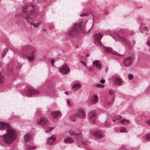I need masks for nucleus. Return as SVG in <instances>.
<instances>
[{"mask_svg":"<svg viewBox=\"0 0 150 150\" xmlns=\"http://www.w3.org/2000/svg\"><path fill=\"white\" fill-rule=\"evenodd\" d=\"M100 82L102 83H104L105 82V80L102 79L101 80H100Z\"/></svg>","mask_w":150,"mask_h":150,"instance_id":"nucleus-45","label":"nucleus"},{"mask_svg":"<svg viewBox=\"0 0 150 150\" xmlns=\"http://www.w3.org/2000/svg\"><path fill=\"white\" fill-rule=\"evenodd\" d=\"M146 45H147L149 46L150 47V41L149 42V40H148L147 42Z\"/></svg>","mask_w":150,"mask_h":150,"instance_id":"nucleus-44","label":"nucleus"},{"mask_svg":"<svg viewBox=\"0 0 150 150\" xmlns=\"http://www.w3.org/2000/svg\"><path fill=\"white\" fill-rule=\"evenodd\" d=\"M54 128V127H48L47 128L48 130H45V132H48V131L51 130L53 129Z\"/></svg>","mask_w":150,"mask_h":150,"instance_id":"nucleus-38","label":"nucleus"},{"mask_svg":"<svg viewBox=\"0 0 150 150\" xmlns=\"http://www.w3.org/2000/svg\"><path fill=\"white\" fill-rule=\"evenodd\" d=\"M98 97L97 96L94 95L91 99V101L93 103H96L98 101Z\"/></svg>","mask_w":150,"mask_h":150,"instance_id":"nucleus-27","label":"nucleus"},{"mask_svg":"<svg viewBox=\"0 0 150 150\" xmlns=\"http://www.w3.org/2000/svg\"><path fill=\"white\" fill-rule=\"evenodd\" d=\"M81 85L80 83H76L73 85L72 88L76 91H77L81 87Z\"/></svg>","mask_w":150,"mask_h":150,"instance_id":"nucleus-23","label":"nucleus"},{"mask_svg":"<svg viewBox=\"0 0 150 150\" xmlns=\"http://www.w3.org/2000/svg\"><path fill=\"white\" fill-rule=\"evenodd\" d=\"M56 139V137L54 135H52L50 137L48 138L47 143V144L51 145L53 144Z\"/></svg>","mask_w":150,"mask_h":150,"instance_id":"nucleus-12","label":"nucleus"},{"mask_svg":"<svg viewBox=\"0 0 150 150\" xmlns=\"http://www.w3.org/2000/svg\"><path fill=\"white\" fill-rule=\"evenodd\" d=\"M120 133H125V132L127 133V132L126 129L124 127L122 128L120 127Z\"/></svg>","mask_w":150,"mask_h":150,"instance_id":"nucleus-31","label":"nucleus"},{"mask_svg":"<svg viewBox=\"0 0 150 150\" xmlns=\"http://www.w3.org/2000/svg\"><path fill=\"white\" fill-rule=\"evenodd\" d=\"M96 86L97 87L103 88H104V86L103 85H102L100 83H97L96 85Z\"/></svg>","mask_w":150,"mask_h":150,"instance_id":"nucleus-36","label":"nucleus"},{"mask_svg":"<svg viewBox=\"0 0 150 150\" xmlns=\"http://www.w3.org/2000/svg\"><path fill=\"white\" fill-rule=\"evenodd\" d=\"M29 50V48L26 46L21 47V53L25 56V54H29L28 51Z\"/></svg>","mask_w":150,"mask_h":150,"instance_id":"nucleus-15","label":"nucleus"},{"mask_svg":"<svg viewBox=\"0 0 150 150\" xmlns=\"http://www.w3.org/2000/svg\"><path fill=\"white\" fill-rule=\"evenodd\" d=\"M64 142L65 144H71L74 142V140L71 137H68L64 140Z\"/></svg>","mask_w":150,"mask_h":150,"instance_id":"nucleus-22","label":"nucleus"},{"mask_svg":"<svg viewBox=\"0 0 150 150\" xmlns=\"http://www.w3.org/2000/svg\"><path fill=\"white\" fill-rule=\"evenodd\" d=\"M36 147L35 146H31L30 145H27L26 147L27 149L34 150L35 149Z\"/></svg>","mask_w":150,"mask_h":150,"instance_id":"nucleus-30","label":"nucleus"},{"mask_svg":"<svg viewBox=\"0 0 150 150\" xmlns=\"http://www.w3.org/2000/svg\"><path fill=\"white\" fill-rule=\"evenodd\" d=\"M112 37L115 40V41H119L123 44H127L128 41L127 38H126L124 37H121L118 35H115Z\"/></svg>","mask_w":150,"mask_h":150,"instance_id":"nucleus-4","label":"nucleus"},{"mask_svg":"<svg viewBox=\"0 0 150 150\" xmlns=\"http://www.w3.org/2000/svg\"><path fill=\"white\" fill-rule=\"evenodd\" d=\"M120 150H122V149H120ZM123 150H126L125 149H124Z\"/></svg>","mask_w":150,"mask_h":150,"instance_id":"nucleus-54","label":"nucleus"},{"mask_svg":"<svg viewBox=\"0 0 150 150\" xmlns=\"http://www.w3.org/2000/svg\"><path fill=\"white\" fill-rule=\"evenodd\" d=\"M112 119V117H108L104 123V126H109L110 125V123L111 122Z\"/></svg>","mask_w":150,"mask_h":150,"instance_id":"nucleus-24","label":"nucleus"},{"mask_svg":"<svg viewBox=\"0 0 150 150\" xmlns=\"http://www.w3.org/2000/svg\"><path fill=\"white\" fill-rule=\"evenodd\" d=\"M84 30V28H82L81 27V23H79L77 24L76 23H75L72 27L68 30V32L69 35L73 36L76 35L81 30L82 31Z\"/></svg>","mask_w":150,"mask_h":150,"instance_id":"nucleus-2","label":"nucleus"},{"mask_svg":"<svg viewBox=\"0 0 150 150\" xmlns=\"http://www.w3.org/2000/svg\"><path fill=\"white\" fill-rule=\"evenodd\" d=\"M28 7L29 6L27 5H25L22 6L21 8V10L22 12L24 13V15H26L27 13V11L26 10L28 8Z\"/></svg>","mask_w":150,"mask_h":150,"instance_id":"nucleus-25","label":"nucleus"},{"mask_svg":"<svg viewBox=\"0 0 150 150\" xmlns=\"http://www.w3.org/2000/svg\"><path fill=\"white\" fill-rule=\"evenodd\" d=\"M121 117V116L120 115H117L115 116L114 118H112V119L113 120V121L115 122V120H117L119 119Z\"/></svg>","mask_w":150,"mask_h":150,"instance_id":"nucleus-32","label":"nucleus"},{"mask_svg":"<svg viewBox=\"0 0 150 150\" xmlns=\"http://www.w3.org/2000/svg\"><path fill=\"white\" fill-rule=\"evenodd\" d=\"M149 52H150V48L149 49Z\"/></svg>","mask_w":150,"mask_h":150,"instance_id":"nucleus-55","label":"nucleus"},{"mask_svg":"<svg viewBox=\"0 0 150 150\" xmlns=\"http://www.w3.org/2000/svg\"><path fill=\"white\" fill-rule=\"evenodd\" d=\"M0 130L6 132L5 134L1 136L5 143L10 144L16 139V132L8 124L4 122H0Z\"/></svg>","mask_w":150,"mask_h":150,"instance_id":"nucleus-1","label":"nucleus"},{"mask_svg":"<svg viewBox=\"0 0 150 150\" xmlns=\"http://www.w3.org/2000/svg\"><path fill=\"white\" fill-rule=\"evenodd\" d=\"M120 123L123 125H127L129 123V121L126 119H123L120 121Z\"/></svg>","mask_w":150,"mask_h":150,"instance_id":"nucleus-26","label":"nucleus"},{"mask_svg":"<svg viewBox=\"0 0 150 150\" xmlns=\"http://www.w3.org/2000/svg\"><path fill=\"white\" fill-rule=\"evenodd\" d=\"M53 90V88L52 87H48L47 90L46 91L48 92H51L52 90Z\"/></svg>","mask_w":150,"mask_h":150,"instance_id":"nucleus-37","label":"nucleus"},{"mask_svg":"<svg viewBox=\"0 0 150 150\" xmlns=\"http://www.w3.org/2000/svg\"><path fill=\"white\" fill-rule=\"evenodd\" d=\"M112 104V103L110 101H109L108 102H106L105 106L106 105L107 107H109Z\"/></svg>","mask_w":150,"mask_h":150,"instance_id":"nucleus-35","label":"nucleus"},{"mask_svg":"<svg viewBox=\"0 0 150 150\" xmlns=\"http://www.w3.org/2000/svg\"><path fill=\"white\" fill-rule=\"evenodd\" d=\"M47 119L45 117H42L38 120L37 122V123L39 125H43L45 124L47 122Z\"/></svg>","mask_w":150,"mask_h":150,"instance_id":"nucleus-13","label":"nucleus"},{"mask_svg":"<svg viewBox=\"0 0 150 150\" xmlns=\"http://www.w3.org/2000/svg\"><path fill=\"white\" fill-rule=\"evenodd\" d=\"M146 122L148 123V125H150V119L148 121H146Z\"/></svg>","mask_w":150,"mask_h":150,"instance_id":"nucleus-49","label":"nucleus"},{"mask_svg":"<svg viewBox=\"0 0 150 150\" xmlns=\"http://www.w3.org/2000/svg\"><path fill=\"white\" fill-rule=\"evenodd\" d=\"M34 52V51H33L30 54H28V55L26 57L28 61H32L35 58V56L33 54Z\"/></svg>","mask_w":150,"mask_h":150,"instance_id":"nucleus-21","label":"nucleus"},{"mask_svg":"<svg viewBox=\"0 0 150 150\" xmlns=\"http://www.w3.org/2000/svg\"><path fill=\"white\" fill-rule=\"evenodd\" d=\"M67 104L69 106H70V101H69V99H67Z\"/></svg>","mask_w":150,"mask_h":150,"instance_id":"nucleus-42","label":"nucleus"},{"mask_svg":"<svg viewBox=\"0 0 150 150\" xmlns=\"http://www.w3.org/2000/svg\"><path fill=\"white\" fill-rule=\"evenodd\" d=\"M103 37V35L100 34H96L94 35V43L96 45L100 46L101 45V42L100 40Z\"/></svg>","mask_w":150,"mask_h":150,"instance_id":"nucleus-8","label":"nucleus"},{"mask_svg":"<svg viewBox=\"0 0 150 150\" xmlns=\"http://www.w3.org/2000/svg\"><path fill=\"white\" fill-rule=\"evenodd\" d=\"M112 79L117 82L119 86H121L123 83V81L117 74L114 75L112 77Z\"/></svg>","mask_w":150,"mask_h":150,"instance_id":"nucleus-9","label":"nucleus"},{"mask_svg":"<svg viewBox=\"0 0 150 150\" xmlns=\"http://www.w3.org/2000/svg\"><path fill=\"white\" fill-rule=\"evenodd\" d=\"M8 51V50L7 49H4L2 53V57H3L6 54L7 52Z\"/></svg>","mask_w":150,"mask_h":150,"instance_id":"nucleus-33","label":"nucleus"},{"mask_svg":"<svg viewBox=\"0 0 150 150\" xmlns=\"http://www.w3.org/2000/svg\"><path fill=\"white\" fill-rule=\"evenodd\" d=\"M128 78L129 80H131V74H130L129 75Z\"/></svg>","mask_w":150,"mask_h":150,"instance_id":"nucleus-48","label":"nucleus"},{"mask_svg":"<svg viewBox=\"0 0 150 150\" xmlns=\"http://www.w3.org/2000/svg\"><path fill=\"white\" fill-rule=\"evenodd\" d=\"M69 133L71 135L77 136L80 134L81 132L80 129H78L74 131L70 130L69 131Z\"/></svg>","mask_w":150,"mask_h":150,"instance_id":"nucleus-17","label":"nucleus"},{"mask_svg":"<svg viewBox=\"0 0 150 150\" xmlns=\"http://www.w3.org/2000/svg\"><path fill=\"white\" fill-rule=\"evenodd\" d=\"M54 62V59L53 58H52V59L51 62V64L52 65H53Z\"/></svg>","mask_w":150,"mask_h":150,"instance_id":"nucleus-47","label":"nucleus"},{"mask_svg":"<svg viewBox=\"0 0 150 150\" xmlns=\"http://www.w3.org/2000/svg\"><path fill=\"white\" fill-rule=\"evenodd\" d=\"M93 66L97 67L98 69H100L101 68V65L100 63L98 60L94 61L93 62Z\"/></svg>","mask_w":150,"mask_h":150,"instance_id":"nucleus-19","label":"nucleus"},{"mask_svg":"<svg viewBox=\"0 0 150 150\" xmlns=\"http://www.w3.org/2000/svg\"><path fill=\"white\" fill-rule=\"evenodd\" d=\"M112 100V102H113L115 100V96L114 95L113 97H112L111 98Z\"/></svg>","mask_w":150,"mask_h":150,"instance_id":"nucleus-46","label":"nucleus"},{"mask_svg":"<svg viewBox=\"0 0 150 150\" xmlns=\"http://www.w3.org/2000/svg\"><path fill=\"white\" fill-rule=\"evenodd\" d=\"M133 78V76L132 74V79Z\"/></svg>","mask_w":150,"mask_h":150,"instance_id":"nucleus-53","label":"nucleus"},{"mask_svg":"<svg viewBox=\"0 0 150 150\" xmlns=\"http://www.w3.org/2000/svg\"><path fill=\"white\" fill-rule=\"evenodd\" d=\"M83 144H85V145L87 144H86V143H85V142H84L83 143Z\"/></svg>","mask_w":150,"mask_h":150,"instance_id":"nucleus-52","label":"nucleus"},{"mask_svg":"<svg viewBox=\"0 0 150 150\" xmlns=\"http://www.w3.org/2000/svg\"><path fill=\"white\" fill-rule=\"evenodd\" d=\"M4 76H1L0 74V84H1L4 81Z\"/></svg>","mask_w":150,"mask_h":150,"instance_id":"nucleus-34","label":"nucleus"},{"mask_svg":"<svg viewBox=\"0 0 150 150\" xmlns=\"http://www.w3.org/2000/svg\"><path fill=\"white\" fill-rule=\"evenodd\" d=\"M104 49L105 52L106 53H110L115 55H118L117 52L112 50V48L110 47H104ZM119 55H120V54H119Z\"/></svg>","mask_w":150,"mask_h":150,"instance_id":"nucleus-14","label":"nucleus"},{"mask_svg":"<svg viewBox=\"0 0 150 150\" xmlns=\"http://www.w3.org/2000/svg\"><path fill=\"white\" fill-rule=\"evenodd\" d=\"M78 117L76 113L70 116L69 117L70 120L73 121L74 122L76 120V117Z\"/></svg>","mask_w":150,"mask_h":150,"instance_id":"nucleus-28","label":"nucleus"},{"mask_svg":"<svg viewBox=\"0 0 150 150\" xmlns=\"http://www.w3.org/2000/svg\"><path fill=\"white\" fill-rule=\"evenodd\" d=\"M23 138L24 142L25 143L30 140L32 139L31 135L29 134H25L23 137Z\"/></svg>","mask_w":150,"mask_h":150,"instance_id":"nucleus-20","label":"nucleus"},{"mask_svg":"<svg viewBox=\"0 0 150 150\" xmlns=\"http://www.w3.org/2000/svg\"><path fill=\"white\" fill-rule=\"evenodd\" d=\"M64 93L67 95L68 94V92L67 91H65Z\"/></svg>","mask_w":150,"mask_h":150,"instance_id":"nucleus-51","label":"nucleus"},{"mask_svg":"<svg viewBox=\"0 0 150 150\" xmlns=\"http://www.w3.org/2000/svg\"><path fill=\"white\" fill-rule=\"evenodd\" d=\"M70 69L65 64H63L60 68L59 71L62 75H66L70 72Z\"/></svg>","mask_w":150,"mask_h":150,"instance_id":"nucleus-6","label":"nucleus"},{"mask_svg":"<svg viewBox=\"0 0 150 150\" xmlns=\"http://www.w3.org/2000/svg\"><path fill=\"white\" fill-rule=\"evenodd\" d=\"M90 133L94 137L98 138L101 139L103 137V135L100 131L92 130L91 131Z\"/></svg>","mask_w":150,"mask_h":150,"instance_id":"nucleus-11","label":"nucleus"},{"mask_svg":"<svg viewBox=\"0 0 150 150\" xmlns=\"http://www.w3.org/2000/svg\"><path fill=\"white\" fill-rule=\"evenodd\" d=\"M81 63L85 67L87 66V64L85 62H84L83 61H81Z\"/></svg>","mask_w":150,"mask_h":150,"instance_id":"nucleus-43","label":"nucleus"},{"mask_svg":"<svg viewBox=\"0 0 150 150\" xmlns=\"http://www.w3.org/2000/svg\"><path fill=\"white\" fill-rule=\"evenodd\" d=\"M78 117L81 119H84L86 117V114L83 109H79L76 113Z\"/></svg>","mask_w":150,"mask_h":150,"instance_id":"nucleus-10","label":"nucleus"},{"mask_svg":"<svg viewBox=\"0 0 150 150\" xmlns=\"http://www.w3.org/2000/svg\"><path fill=\"white\" fill-rule=\"evenodd\" d=\"M115 92V91L112 90H111L109 91V93L111 95H112Z\"/></svg>","mask_w":150,"mask_h":150,"instance_id":"nucleus-40","label":"nucleus"},{"mask_svg":"<svg viewBox=\"0 0 150 150\" xmlns=\"http://www.w3.org/2000/svg\"><path fill=\"white\" fill-rule=\"evenodd\" d=\"M30 25H33L34 28H35L38 27L39 25H40L41 23L40 22H38L36 23H34L30 22Z\"/></svg>","mask_w":150,"mask_h":150,"instance_id":"nucleus-29","label":"nucleus"},{"mask_svg":"<svg viewBox=\"0 0 150 150\" xmlns=\"http://www.w3.org/2000/svg\"><path fill=\"white\" fill-rule=\"evenodd\" d=\"M97 114L96 112H91L89 116V120L91 124H95L96 122Z\"/></svg>","mask_w":150,"mask_h":150,"instance_id":"nucleus-7","label":"nucleus"},{"mask_svg":"<svg viewBox=\"0 0 150 150\" xmlns=\"http://www.w3.org/2000/svg\"><path fill=\"white\" fill-rule=\"evenodd\" d=\"M30 6L32 7V8L31 9L30 11V13H27L26 15H24L23 16V18L27 21L28 22H29L28 18L31 15H37V12L36 11L35 8L34 7V5H32Z\"/></svg>","mask_w":150,"mask_h":150,"instance_id":"nucleus-5","label":"nucleus"},{"mask_svg":"<svg viewBox=\"0 0 150 150\" xmlns=\"http://www.w3.org/2000/svg\"><path fill=\"white\" fill-rule=\"evenodd\" d=\"M146 139L148 141H150V137L149 136V134H147V135H146Z\"/></svg>","mask_w":150,"mask_h":150,"instance_id":"nucleus-41","label":"nucleus"},{"mask_svg":"<svg viewBox=\"0 0 150 150\" xmlns=\"http://www.w3.org/2000/svg\"><path fill=\"white\" fill-rule=\"evenodd\" d=\"M131 57H129L124 60V63L125 66L126 67H128L130 66L131 64Z\"/></svg>","mask_w":150,"mask_h":150,"instance_id":"nucleus-16","label":"nucleus"},{"mask_svg":"<svg viewBox=\"0 0 150 150\" xmlns=\"http://www.w3.org/2000/svg\"><path fill=\"white\" fill-rule=\"evenodd\" d=\"M89 56V54H87L86 55V57H88Z\"/></svg>","mask_w":150,"mask_h":150,"instance_id":"nucleus-50","label":"nucleus"},{"mask_svg":"<svg viewBox=\"0 0 150 150\" xmlns=\"http://www.w3.org/2000/svg\"><path fill=\"white\" fill-rule=\"evenodd\" d=\"M146 35H148V33H146Z\"/></svg>","mask_w":150,"mask_h":150,"instance_id":"nucleus-56","label":"nucleus"},{"mask_svg":"<svg viewBox=\"0 0 150 150\" xmlns=\"http://www.w3.org/2000/svg\"><path fill=\"white\" fill-rule=\"evenodd\" d=\"M40 91L33 89L32 88H27L24 91L23 95L28 97H30L32 94H38Z\"/></svg>","mask_w":150,"mask_h":150,"instance_id":"nucleus-3","label":"nucleus"},{"mask_svg":"<svg viewBox=\"0 0 150 150\" xmlns=\"http://www.w3.org/2000/svg\"><path fill=\"white\" fill-rule=\"evenodd\" d=\"M51 114L53 116V118H56L58 116L61 115V114L59 111H52L51 112Z\"/></svg>","mask_w":150,"mask_h":150,"instance_id":"nucleus-18","label":"nucleus"},{"mask_svg":"<svg viewBox=\"0 0 150 150\" xmlns=\"http://www.w3.org/2000/svg\"><path fill=\"white\" fill-rule=\"evenodd\" d=\"M89 14L87 13H84L82 14H81L80 15V16L81 17H84L85 16H88Z\"/></svg>","mask_w":150,"mask_h":150,"instance_id":"nucleus-39","label":"nucleus"}]
</instances>
